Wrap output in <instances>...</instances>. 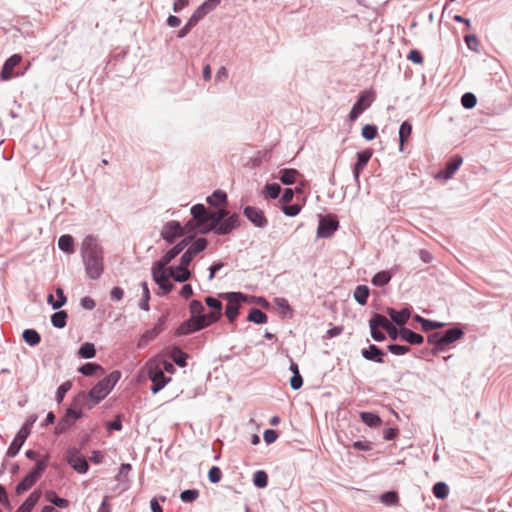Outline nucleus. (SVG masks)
Segmentation results:
<instances>
[{
    "instance_id": "f257e3e1",
    "label": "nucleus",
    "mask_w": 512,
    "mask_h": 512,
    "mask_svg": "<svg viewBox=\"0 0 512 512\" xmlns=\"http://www.w3.org/2000/svg\"><path fill=\"white\" fill-rule=\"evenodd\" d=\"M81 254L88 276L91 279H98L103 272L104 264L103 250L95 237L89 235L83 240Z\"/></svg>"
},
{
    "instance_id": "f03ea898",
    "label": "nucleus",
    "mask_w": 512,
    "mask_h": 512,
    "mask_svg": "<svg viewBox=\"0 0 512 512\" xmlns=\"http://www.w3.org/2000/svg\"><path fill=\"white\" fill-rule=\"evenodd\" d=\"M120 377L121 373L119 371H113L93 386L87 395L91 401L90 405H95L104 399L119 381ZM79 397L86 398V395L82 394Z\"/></svg>"
},
{
    "instance_id": "7ed1b4c3",
    "label": "nucleus",
    "mask_w": 512,
    "mask_h": 512,
    "mask_svg": "<svg viewBox=\"0 0 512 512\" xmlns=\"http://www.w3.org/2000/svg\"><path fill=\"white\" fill-rule=\"evenodd\" d=\"M221 316V313L217 311H211L208 314H202L199 316H194L189 321L183 323L178 329L177 332L180 335L190 334L192 332L201 330L212 323L216 322Z\"/></svg>"
},
{
    "instance_id": "20e7f679",
    "label": "nucleus",
    "mask_w": 512,
    "mask_h": 512,
    "mask_svg": "<svg viewBox=\"0 0 512 512\" xmlns=\"http://www.w3.org/2000/svg\"><path fill=\"white\" fill-rule=\"evenodd\" d=\"M463 336V331L459 328H451L444 333L435 332L428 336V343L434 345L432 352L437 354L444 350L445 346L454 343Z\"/></svg>"
},
{
    "instance_id": "39448f33",
    "label": "nucleus",
    "mask_w": 512,
    "mask_h": 512,
    "mask_svg": "<svg viewBox=\"0 0 512 512\" xmlns=\"http://www.w3.org/2000/svg\"><path fill=\"white\" fill-rule=\"evenodd\" d=\"M49 455H46L43 460L37 462L35 468H33L26 477L17 485L16 491L18 494H21L28 489H30L36 481L40 478L41 474L46 469V461L48 460Z\"/></svg>"
},
{
    "instance_id": "423d86ee",
    "label": "nucleus",
    "mask_w": 512,
    "mask_h": 512,
    "mask_svg": "<svg viewBox=\"0 0 512 512\" xmlns=\"http://www.w3.org/2000/svg\"><path fill=\"white\" fill-rule=\"evenodd\" d=\"M152 277L153 280L163 290L164 294H167L172 291L173 284L169 280L170 275L168 268H166V265L159 261L155 262L152 266Z\"/></svg>"
},
{
    "instance_id": "0eeeda50",
    "label": "nucleus",
    "mask_w": 512,
    "mask_h": 512,
    "mask_svg": "<svg viewBox=\"0 0 512 512\" xmlns=\"http://www.w3.org/2000/svg\"><path fill=\"white\" fill-rule=\"evenodd\" d=\"M225 298L227 300L225 315L229 322L232 323L239 314L241 302H246L248 300V296L240 292H231L226 294Z\"/></svg>"
},
{
    "instance_id": "6e6552de",
    "label": "nucleus",
    "mask_w": 512,
    "mask_h": 512,
    "mask_svg": "<svg viewBox=\"0 0 512 512\" xmlns=\"http://www.w3.org/2000/svg\"><path fill=\"white\" fill-rule=\"evenodd\" d=\"M193 219L185 225L187 232H192L195 228H201L202 225L208 223V212L204 205L197 204L191 208Z\"/></svg>"
},
{
    "instance_id": "1a4fd4ad",
    "label": "nucleus",
    "mask_w": 512,
    "mask_h": 512,
    "mask_svg": "<svg viewBox=\"0 0 512 512\" xmlns=\"http://www.w3.org/2000/svg\"><path fill=\"white\" fill-rule=\"evenodd\" d=\"M33 426V421H27L18 431L14 440L10 444L7 450V456L14 457L19 452L20 448L24 444L25 440L30 434L31 428Z\"/></svg>"
},
{
    "instance_id": "9d476101",
    "label": "nucleus",
    "mask_w": 512,
    "mask_h": 512,
    "mask_svg": "<svg viewBox=\"0 0 512 512\" xmlns=\"http://www.w3.org/2000/svg\"><path fill=\"white\" fill-rule=\"evenodd\" d=\"M66 460L78 473H86L89 468L87 460L75 448L68 449Z\"/></svg>"
},
{
    "instance_id": "9b49d317",
    "label": "nucleus",
    "mask_w": 512,
    "mask_h": 512,
    "mask_svg": "<svg viewBox=\"0 0 512 512\" xmlns=\"http://www.w3.org/2000/svg\"><path fill=\"white\" fill-rule=\"evenodd\" d=\"M22 61V56L19 54H13L11 57H9L0 72V79L2 81H8L12 79L13 77L19 76V73H15L14 69L17 67Z\"/></svg>"
},
{
    "instance_id": "f8f14e48",
    "label": "nucleus",
    "mask_w": 512,
    "mask_h": 512,
    "mask_svg": "<svg viewBox=\"0 0 512 512\" xmlns=\"http://www.w3.org/2000/svg\"><path fill=\"white\" fill-rule=\"evenodd\" d=\"M185 227L182 228L181 225L176 221L168 222L162 229L161 236L168 243L172 244L177 237H180L184 232Z\"/></svg>"
},
{
    "instance_id": "ddd939ff",
    "label": "nucleus",
    "mask_w": 512,
    "mask_h": 512,
    "mask_svg": "<svg viewBox=\"0 0 512 512\" xmlns=\"http://www.w3.org/2000/svg\"><path fill=\"white\" fill-rule=\"evenodd\" d=\"M148 374L150 380L152 381L151 390L153 393H157L160 389H162L169 380L165 377L163 369L158 366L151 367Z\"/></svg>"
},
{
    "instance_id": "4468645a",
    "label": "nucleus",
    "mask_w": 512,
    "mask_h": 512,
    "mask_svg": "<svg viewBox=\"0 0 512 512\" xmlns=\"http://www.w3.org/2000/svg\"><path fill=\"white\" fill-rule=\"evenodd\" d=\"M207 246V241L204 238L197 239L182 255L181 261L184 265H190L193 257L199 252L203 251Z\"/></svg>"
},
{
    "instance_id": "2eb2a0df",
    "label": "nucleus",
    "mask_w": 512,
    "mask_h": 512,
    "mask_svg": "<svg viewBox=\"0 0 512 512\" xmlns=\"http://www.w3.org/2000/svg\"><path fill=\"white\" fill-rule=\"evenodd\" d=\"M463 163V159L460 156L453 157L446 165V168L440 172H438L436 178L448 180L450 179L455 172L460 168Z\"/></svg>"
},
{
    "instance_id": "dca6fc26",
    "label": "nucleus",
    "mask_w": 512,
    "mask_h": 512,
    "mask_svg": "<svg viewBox=\"0 0 512 512\" xmlns=\"http://www.w3.org/2000/svg\"><path fill=\"white\" fill-rule=\"evenodd\" d=\"M164 321V318H160L152 329L145 331L138 341V346H146L151 340L155 339L162 332Z\"/></svg>"
},
{
    "instance_id": "f3484780",
    "label": "nucleus",
    "mask_w": 512,
    "mask_h": 512,
    "mask_svg": "<svg viewBox=\"0 0 512 512\" xmlns=\"http://www.w3.org/2000/svg\"><path fill=\"white\" fill-rule=\"evenodd\" d=\"M338 227V222L332 218H322L319 222L317 234L320 237L331 236Z\"/></svg>"
},
{
    "instance_id": "a211bd4d",
    "label": "nucleus",
    "mask_w": 512,
    "mask_h": 512,
    "mask_svg": "<svg viewBox=\"0 0 512 512\" xmlns=\"http://www.w3.org/2000/svg\"><path fill=\"white\" fill-rule=\"evenodd\" d=\"M245 216L256 226L263 227L267 223L264 213L255 207L247 206L244 209Z\"/></svg>"
},
{
    "instance_id": "6ab92c4d",
    "label": "nucleus",
    "mask_w": 512,
    "mask_h": 512,
    "mask_svg": "<svg viewBox=\"0 0 512 512\" xmlns=\"http://www.w3.org/2000/svg\"><path fill=\"white\" fill-rule=\"evenodd\" d=\"M189 265H184L182 261H180V265L177 267H168L169 275L177 282H185L187 281L191 273L188 269Z\"/></svg>"
},
{
    "instance_id": "aec40b11",
    "label": "nucleus",
    "mask_w": 512,
    "mask_h": 512,
    "mask_svg": "<svg viewBox=\"0 0 512 512\" xmlns=\"http://www.w3.org/2000/svg\"><path fill=\"white\" fill-rule=\"evenodd\" d=\"M372 154H373V152L371 149H366L357 154V162L353 169V174H354V177L356 180L359 179V175H360L361 171L364 169V167L367 165V163L371 159Z\"/></svg>"
},
{
    "instance_id": "412c9836",
    "label": "nucleus",
    "mask_w": 512,
    "mask_h": 512,
    "mask_svg": "<svg viewBox=\"0 0 512 512\" xmlns=\"http://www.w3.org/2000/svg\"><path fill=\"white\" fill-rule=\"evenodd\" d=\"M374 323L381 326L384 329L392 340H395L399 334L396 327L383 315L375 314L374 315Z\"/></svg>"
},
{
    "instance_id": "4be33fe9",
    "label": "nucleus",
    "mask_w": 512,
    "mask_h": 512,
    "mask_svg": "<svg viewBox=\"0 0 512 512\" xmlns=\"http://www.w3.org/2000/svg\"><path fill=\"white\" fill-rule=\"evenodd\" d=\"M188 245V241L186 239L182 240L180 243L175 245L169 251L165 253L159 260V262L164 265H168L178 254L182 252V250Z\"/></svg>"
},
{
    "instance_id": "5701e85b",
    "label": "nucleus",
    "mask_w": 512,
    "mask_h": 512,
    "mask_svg": "<svg viewBox=\"0 0 512 512\" xmlns=\"http://www.w3.org/2000/svg\"><path fill=\"white\" fill-rule=\"evenodd\" d=\"M239 224V217L238 215L234 214L230 217H228L226 220H224L219 226L216 228V233L224 235L231 232L235 227H237Z\"/></svg>"
},
{
    "instance_id": "b1692460",
    "label": "nucleus",
    "mask_w": 512,
    "mask_h": 512,
    "mask_svg": "<svg viewBox=\"0 0 512 512\" xmlns=\"http://www.w3.org/2000/svg\"><path fill=\"white\" fill-rule=\"evenodd\" d=\"M362 356L367 360L383 363L384 353L376 345L372 344L368 349L362 350Z\"/></svg>"
},
{
    "instance_id": "393cba45",
    "label": "nucleus",
    "mask_w": 512,
    "mask_h": 512,
    "mask_svg": "<svg viewBox=\"0 0 512 512\" xmlns=\"http://www.w3.org/2000/svg\"><path fill=\"white\" fill-rule=\"evenodd\" d=\"M375 99V92L372 90L364 91L359 96V99L354 104L355 107H360V111L363 112L367 109Z\"/></svg>"
},
{
    "instance_id": "a878e982",
    "label": "nucleus",
    "mask_w": 512,
    "mask_h": 512,
    "mask_svg": "<svg viewBox=\"0 0 512 512\" xmlns=\"http://www.w3.org/2000/svg\"><path fill=\"white\" fill-rule=\"evenodd\" d=\"M399 336L401 337L402 340H404L410 344H421V343H423V340H424L420 334L415 333L412 330L407 329V328L400 329Z\"/></svg>"
},
{
    "instance_id": "bb28decb",
    "label": "nucleus",
    "mask_w": 512,
    "mask_h": 512,
    "mask_svg": "<svg viewBox=\"0 0 512 512\" xmlns=\"http://www.w3.org/2000/svg\"><path fill=\"white\" fill-rule=\"evenodd\" d=\"M388 314L391 319L398 325L405 324L410 317V311L408 309L396 311L395 309L390 308L388 309Z\"/></svg>"
},
{
    "instance_id": "cd10ccee",
    "label": "nucleus",
    "mask_w": 512,
    "mask_h": 512,
    "mask_svg": "<svg viewBox=\"0 0 512 512\" xmlns=\"http://www.w3.org/2000/svg\"><path fill=\"white\" fill-rule=\"evenodd\" d=\"M228 215L225 209H219L218 211L208 213V222H210V228L216 231L222 220Z\"/></svg>"
},
{
    "instance_id": "c85d7f7f",
    "label": "nucleus",
    "mask_w": 512,
    "mask_h": 512,
    "mask_svg": "<svg viewBox=\"0 0 512 512\" xmlns=\"http://www.w3.org/2000/svg\"><path fill=\"white\" fill-rule=\"evenodd\" d=\"M279 179L285 185H291L296 182L300 175L296 169H283L280 172Z\"/></svg>"
},
{
    "instance_id": "c756f323",
    "label": "nucleus",
    "mask_w": 512,
    "mask_h": 512,
    "mask_svg": "<svg viewBox=\"0 0 512 512\" xmlns=\"http://www.w3.org/2000/svg\"><path fill=\"white\" fill-rule=\"evenodd\" d=\"M412 133V126L409 122L405 121L401 124L399 129V141H400V147L399 150L403 151L404 144L408 140Z\"/></svg>"
},
{
    "instance_id": "7c9ffc66",
    "label": "nucleus",
    "mask_w": 512,
    "mask_h": 512,
    "mask_svg": "<svg viewBox=\"0 0 512 512\" xmlns=\"http://www.w3.org/2000/svg\"><path fill=\"white\" fill-rule=\"evenodd\" d=\"M45 498L47 501L59 508H67L69 506V501L67 499L58 497L57 494L52 490L45 492Z\"/></svg>"
},
{
    "instance_id": "2f4dec72",
    "label": "nucleus",
    "mask_w": 512,
    "mask_h": 512,
    "mask_svg": "<svg viewBox=\"0 0 512 512\" xmlns=\"http://www.w3.org/2000/svg\"><path fill=\"white\" fill-rule=\"evenodd\" d=\"M22 337L26 343L31 346H36L40 343L41 337L34 329H26L23 331Z\"/></svg>"
},
{
    "instance_id": "473e14b6",
    "label": "nucleus",
    "mask_w": 512,
    "mask_h": 512,
    "mask_svg": "<svg viewBox=\"0 0 512 512\" xmlns=\"http://www.w3.org/2000/svg\"><path fill=\"white\" fill-rule=\"evenodd\" d=\"M369 296V288L366 285H359L355 288L354 298L360 305H365Z\"/></svg>"
},
{
    "instance_id": "72a5a7b5",
    "label": "nucleus",
    "mask_w": 512,
    "mask_h": 512,
    "mask_svg": "<svg viewBox=\"0 0 512 512\" xmlns=\"http://www.w3.org/2000/svg\"><path fill=\"white\" fill-rule=\"evenodd\" d=\"M59 248L66 253L74 252V240L70 235H62L58 240Z\"/></svg>"
},
{
    "instance_id": "f704fd0d",
    "label": "nucleus",
    "mask_w": 512,
    "mask_h": 512,
    "mask_svg": "<svg viewBox=\"0 0 512 512\" xmlns=\"http://www.w3.org/2000/svg\"><path fill=\"white\" fill-rule=\"evenodd\" d=\"M268 320L267 315L257 308H253L250 310L248 315V321L254 322L256 324H264Z\"/></svg>"
},
{
    "instance_id": "c9c22d12",
    "label": "nucleus",
    "mask_w": 512,
    "mask_h": 512,
    "mask_svg": "<svg viewBox=\"0 0 512 512\" xmlns=\"http://www.w3.org/2000/svg\"><path fill=\"white\" fill-rule=\"evenodd\" d=\"M227 200V195L223 191L217 190L211 196L207 198V202L212 206H220L225 204Z\"/></svg>"
},
{
    "instance_id": "e433bc0d",
    "label": "nucleus",
    "mask_w": 512,
    "mask_h": 512,
    "mask_svg": "<svg viewBox=\"0 0 512 512\" xmlns=\"http://www.w3.org/2000/svg\"><path fill=\"white\" fill-rule=\"evenodd\" d=\"M391 279V275L387 271H380L376 273L372 278V284L375 286H384L386 285Z\"/></svg>"
},
{
    "instance_id": "4c0bfd02",
    "label": "nucleus",
    "mask_w": 512,
    "mask_h": 512,
    "mask_svg": "<svg viewBox=\"0 0 512 512\" xmlns=\"http://www.w3.org/2000/svg\"><path fill=\"white\" fill-rule=\"evenodd\" d=\"M67 313L65 311H58L51 316L52 325L56 328H63L66 325Z\"/></svg>"
},
{
    "instance_id": "58836bf2",
    "label": "nucleus",
    "mask_w": 512,
    "mask_h": 512,
    "mask_svg": "<svg viewBox=\"0 0 512 512\" xmlns=\"http://www.w3.org/2000/svg\"><path fill=\"white\" fill-rule=\"evenodd\" d=\"M79 371L85 376H91L95 374L97 371L103 373V368L96 363H86L80 367Z\"/></svg>"
},
{
    "instance_id": "ea45409f",
    "label": "nucleus",
    "mask_w": 512,
    "mask_h": 512,
    "mask_svg": "<svg viewBox=\"0 0 512 512\" xmlns=\"http://www.w3.org/2000/svg\"><path fill=\"white\" fill-rule=\"evenodd\" d=\"M369 326L371 329V335L374 340L379 341V342L385 340L384 333L379 330V328H381V326L374 323V316L370 319Z\"/></svg>"
},
{
    "instance_id": "a19ab883",
    "label": "nucleus",
    "mask_w": 512,
    "mask_h": 512,
    "mask_svg": "<svg viewBox=\"0 0 512 512\" xmlns=\"http://www.w3.org/2000/svg\"><path fill=\"white\" fill-rule=\"evenodd\" d=\"M78 354L82 357V358H93L96 354V350H95V347H94V344L92 343H84L79 351H78Z\"/></svg>"
},
{
    "instance_id": "79ce46f5",
    "label": "nucleus",
    "mask_w": 512,
    "mask_h": 512,
    "mask_svg": "<svg viewBox=\"0 0 512 512\" xmlns=\"http://www.w3.org/2000/svg\"><path fill=\"white\" fill-rule=\"evenodd\" d=\"M433 493L435 497L444 499L448 495V486L443 482H438L433 487Z\"/></svg>"
},
{
    "instance_id": "37998d69",
    "label": "nucleus",
    "mask_w": 512,
    "mask_h": 512,
    "mask_svg": "<svg viewBox=\"0 0 512 512\" xmlns=\"http://www.w3.org/2000/svg\"><path fill=\"white\" fill-rule=\"evenodd\" d=\"M361 134L366 140H373L377 136V127L366 124L362 127Z\"/></svg>"
},
{
    "instance_id": "c03bdc74",
    "label": "nucleus",
    "mask_w": 512,
    "mask_h": 512,
    "mask_svg": "<svg viewBox=\"0 0 512 512\" xmlns=\"http://www.w3.org/2000/svg\"><path fill=\"white\" fill-rule=\"evenodd\" d=\"M253 482L259 488L266 487L267 483H268V476H267L266 472H264V471H257L254 474Z\"/></svg>"
},
{
    "instance_id": "a18cd8bd",
    "label": "nucleus",
    "mask_w": 512,
    "mask_h": 512,
    "mask_svg": "<svg viewBox=\"0 0 512 512\" xmlns=\"http://www.w3.org/2000/svg\"><path fill=\"white\" fill-rule=\"evenodd\" d=\"M72 425L71 418H59L55 426V434L59 435L66 431Z\"/></svg>"
},
{
    "instance_id": "49530a36",
    "label": "nucleus",
    "mask_w": 512,
    "mask_h": 512,
    "mask_svg": "<svg viewBox=\"0 0 512 512\" xmlns=\"http://www.w3.org/2000/svg\"><path fill=\"white\" fill-rule=\"evenodd\" d=\"M461 103L466 109H471L475 107L477 103L476 96L470 92L465 93L461 98Z\"/></svg>"
},
{
    "instance_id": "de8ad7c7",
    "label": "nucleus",
    "mask_w": 512,
    "mask_h": 512,
    "mask_svg": "<svg viewBox=\"0 0 512 512\" xmlns=\"http://www.w3.org/2000/svg\"><path fill=\"white\" fill-rule=\"evenodd\" d=\"M199 496V491L195 489H189L185 490L180 494V498L183 502H193L195 501Z\"/></svg>"
},
{
    "instance_id": "09e8293b",
    "label": "nucleus",
    "mask_w": 512,
    "mask_h": 512,
    "mask_svg": "<svg viewBox=\"0 0 512 512\" xmlns=\"http://www.w3.org/2000/svg\"><path fill=\"white\" fill-rule=\"evenodd\" d=\"M173 361L181 367L186 365V354H184L179 348H174L172 351Z\"/></svg>"
},
{
    "instance_id": "8fccbe9b",
    "label": "nucleus",
    "mask_w": 512,
    "mask_h": 512,
    "mask_svg": "<svg viewBox=\"0 0 512 512\" xmlns=\"http://www.w3.org/2000/svg\"><path fill=\"white\" fill-rule=\"evenodd\" d=\"M381 501L386 505H395L398 502V495L394 491H389L381 496Z\"/></svg>"
},
{
    "instance_id": "3c124183",
    "label": "nucleus",
    "mask_w": 512,
    "mask_h": 512,
    "mask_svg": "<svg viewBox=\"0 0 512 512\" xmlns=\"http://www.w3.org/2000/svg\"><path fill=\"white\" fill-rule=\"evenodd\" d=\"M40 495H41V493L39 491L32 492L29 495V497L26 499V501L23 503V505L32 511L33 507L39 501Z\"/></svg>"
},
{
    "instance_id": "603ef678",
    "label": "nucleus",
    "mask_w": 512,
    "mask_h": 512,
    "mask_svg": "<svg viewBox=\"0 0 512 512\" xmlns=\"http://www.w3.org/2000/svg\"><path fill=\"white\" fill-rule=\"evenodd\" d=\"M71 387H72L71 381H66L59 386V388L57 390V395H56L58 402H61L63 400L65 394L71 389Z\"/></svg>"
},
{
    "instance_id": "864d4df0",
    "label": "nucleus",
    "mask_w": 512,
    "mask_h": 512,
    "mask_svg": "<svg viewBox=\"0 0 512 512\" xmlns=\"http://www.w3.org/2000/svg\"><path fill=\"white\" fill-rule=\"evenodd\" d=\"M208 478L212 483H218L222 478V472L219 467L213 466L208 472Z\"/></svg>"
},
{
    "instance_id": "5fc2aeb1",
    "label": "nucleus",
    "mask_w": 512,
    "mask_h": 512,
    "mask_svg": "<svg viewBox=\"0 0 512 512\" xmlns=\"http://www.w3.org/2000/svg\"><path fill=\"white\" fill-rule=\"evenodd\" d=\"M265 190H266L268 197L277 198L280 194L281 188L278 184L273 183V184H267L265 186Z\"/></svg>"
},
{
    "instance_id": "6e6d98bb",
    "label": "nucleus",
    "mask_w": 512,
    "mask_h": 512,
    "mask_svg": "<svg viewBox=\"0 0 512 512\" xmlns=\"http://www.w3.org/2000/svg\"><path fill=\"white\" fill-rule=\"evenodd\" d=\"M56 295L58 297V300L55 301V303H52L53 309H59L66 303V300H67L62 288L56 289Z\"/></svg>"
},
{
    "instance_id": "4d7b16f0",
    "label": "nucleus",
    "mask_w": 512,
    "mask_h": 512,
    "mask_svg": "<svg viewBox=\"0 0 512 512\" xmlns=\"http://www.w3.org/2000/svg\"><path fill=\"white\" fill-rule=\"evenodd\" d=\"M206 304L212 309V311H217L218 313H221L222 311V303L216 298L213 297H207L205 299Z\"/></svg>"
},
{
    "instance_id": "13d9d810",
    "label": "nucleus",
    "mask_w": 512,
    "mask_h": 512,
    "mask_svg": "<svg viewBox=\"0 0 512 512\" xmlns=\"http://www.w3.org/2000/svg\"><path fill=\"white\" fill-rule=\"evenodd\" d=\"M388 350L394 355H404L409 351L408 346L391 344L388 346Z\"/></svg>"
},
{
    "instance_id": "bf43d9fd",
    "label": "nucleus",
    "mask_w": 512,
    "mask_h": 512,
    "mask_svg": "<svg viewBox=\"0 0 512 512\" xmlns=\"http://www.w3.org/2000/svg\"><path fill=\"white\" fill-rule=\"evenodd\" d=\"M464 40L468 46L469 49L473 50V51H477L478 50V46H479V41L477 39V37L475 35H466L464 37Z\"/></svg>"
},
{
    "instance_id": "052dcab7",
    "label": "nucleus",
    "mask_w": 512,
    "mask_h": 512,
    "mask_svg": "<svg viewBox=\"0 0 512 512\" xmlns=\"http://www.w3.org/2000/svg\"><path fill=\"white\" fill-rule=\"evenodd\" d=\"M282 210L287 216H296L300 212L301 207L298 204L285 205Z\"/></svg>"
},
{
    "instance_id": "680f3d73",
    "label": "nucleus",
    "mask_w": 512,
    "mask_h": 512,
    "mask_svg": "<svg viewBox=\"0 0 512 512\" xmlns=\"http://www.w3.org/2000/svg\"><path fill=\"white\" fill-rule=\"evenodd\" d=\"M303 384V379L299 373V371H295V375L290 379L291 388L294 390L299 389Z\"/></svg>"
},
{
    "instance_id": "e2e57ef3",
    "label": "nucleus",
    "mask_w": 512,
    "mask_h": 512,
    "mask_svg": "<svg viewBox=\"0 0 512 512\" xmlns=\"http://www.w3.org/2000/svg\"><path fill=\"white\" fill-rule=\"evenodd\" d=\"M190 310H191V313L193 315H202V312L204 310V307L202 305V303L198 300H193L191 303H190Z\"/></svg>"
},
{
    "instance_id": "0e129e2a",
    "label": "nucleus",
    "mask_w": 512,
    "mask_h": 512,
    "mask_svg": "<svg viewBox=\"0 0 512 512\" xmlns=\"http://www.w3.org/2000/svg\"><path fill=\"white\" fill-rule=\"evenodd\" d=\"M278 434L275 430L268 429L264 432V441L267 444H271L276 441Z\"/></svg>"
},
{
    "instance_id": "69168bd1",
    "label": "nucleus",
    "mask_w": 512,
    "mask_h": 512,
    "mask_svg": "<svg viewBox=\"0 0 512 512\" xmlns=\"http://www.w3.org/2000/svg\"><path fill=\"white\" fill-rule=\"evenodd\" d=\"M220 1L221 0H206L203 4H201V6L208 14L220 4Z\"/></svg>"
},
{
    "instance_id": "338daca9",
    "label": "nucleus",
    "mask_w": 512,
    "mask_h": 512,
    "mask_svg": "<svg viewBox=\"0 0 512 512\" xmlns=\"http://www.w3.org/2000/svg\"><path fill=\"white\" fill-rule=\"evenodd\" d=\"M407 58L414 62V63H417V64H421L423 62V57L421 55V53L417 50H411L409 53H408V56Z\"/></svg>"
},
{
    "instance_id": "774afa93",
    "label": "nucleus",
    "mask_w": 512,
    "mask_h": 512,
    "mask_svg": "<svg viewBox=\"0 0 512 512\" xmlns=\"http://www.w3.org/2000/svg\"><path fill=\"white\" fill-rule=\"evenodd\" d=\"M443 326H444V324L441 323V322H434V321H431V320L427 319L422 329L424 331H430V330H433V329L441 328Z\"/></svg>"
}]
</instances>
